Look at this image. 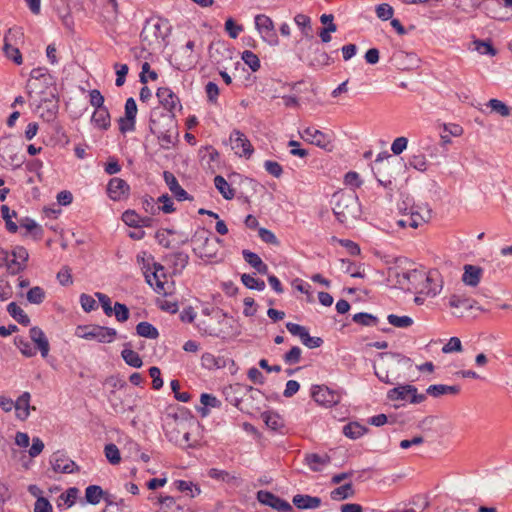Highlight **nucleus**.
I'll return each instance as SVG.
<instances>
[{"label": "nucleus", "mask_w": 512, "mask_h": 512, "mask_svg": "<svg viewBox=\"0 0 512 512\" xmlns=\"http://www.w3.org/2000/svg\"><path fill=\"white\" fill-rule=\"evenodd\" d=\"M149 129L161 142V146L168 149L178 135L175 113L165 111L161 107H154L150 113Z\"/></svg>", "instance_id": "1"}, {"label": "nucleus", "mask_w": 512, "mask_h": 512, "mask_svg": "<svg viewBox=\"0 0 512 512\" xmlns=\"http://www.w3.org/2000/svg\"><path fill=\"white\" fill-rule=\"evenodd\" d=\"M333 214L339 223L350 225L362 215L361 204L355 191H338L332 196Z\"/></svg>", "instance_id": "2"}, {"label": "nucleus", "mask_w": 512, "mask_h": 512, "mask_svg": "<svg viewBox=\"0 0 512 512\" xmlns=\"http://www.w3.org/2000/svg\"><path fill=\"white\" fill-rule=\"evenodd\" d=\"M171 29L172 26L167 19L153 16L145 21L140 38L148 46L161 48L167 45Z\"/></svg>", "instance_id": "3"}, {"label": "nucleus", "mask_w": 512, "mask_h": 512, "mask_svg": "<svg viewBox=\"0 0 512 512\" xmlns=\"http://www.w3.org/2000/svg\"><path fill=\"white\" fill-rule=\"evenodd\" d=\"M211 233L206 229L196 231L192 237V241L198 243L193 249L194 253L201 259H214L219 251V244L222 240L218 237L211 238Z\"/></svg>", "instance_id": "4"}, {"label": "nucleus", "mask_w": 512, "mask_h": 512, "mask_svg": "<svg viewBox=\"0 0 512 512\" xmlns=\"http://www.w3.org/2000/svg\"><path fill=\"white\" fill-rule=\"evenodd\" d=\"M231 185H234L235 197L244 204H250V197L255 194L258 183L242 174L233 172L228 175Z\"/></svg>", "instance_id": "5"}, {"label": "nucleus", "mask_w": 512, "mask_h": 512, "mask_svg": "<svg viewBox=\"0 0 512 512\" xmlns=\"http://www.w3.org/2000/svg\"><path fill=\"white\" fill-rule=\"evenodd\" d=\"M77 335L81 338L95 339L99 343H111L114 341L117 332L114 328L100 325H85L77 327Z\"/></svg>", "instance_id": "6"}, {"label": "nucleus", "mask_w": 512, "mask_h": 512, "mask_svg": "<svg viewBox=\"0 0 512 512\" xmlns=\"http://www.w3.org/2000/svg\"><path fill=\"white\" fill-rule=\"evenodd\" d=\"M387 398L391 401L406 400L412 404H419L426 400V395L418 394L415 386L405 384L390 389L387 393Z\"/></svg>", "instance_id": "7"}, {"label": "nucleus", "mask_w": 512, "mask_h": 512, "mask_svg": "<svg viewBox=\"0 0 512 512\" xmlns=\"http://www.w3.org/2000/svg\"><path fill=\"white\" fill-rule=\"evenodd\" d=\"M255 26L262 39L269 45H278L279 40L272 19L264 14L256 15L254 18Z\"/></svg>", "instance_id": "8"}, {"label": "nucleus", "mask_w": 512, "mask_h": 512, "mask_svg": "<svg viewBox=\"0 0 512 512\" xmlns=\"http://www.w3.org/2000/svg\"><path fill=\"white\" fill-rule=\"evenodd\" d=\"M311 396L315 402L325 407L337 405L341 399L337 391L331 390L325 385H314Z\"/></svg>", "instance_id": "9"}, {"label": "nucleus", "mask_w": 512, "mask_h": 512, "mask_svg": "<svg viewBox=\"0 0 512 512\" xmlns=\"http://www.w3.org/2000/svg\"><path fill=\"white\" fill-rule=\"evenodd\" d=\"M257 499L261 504L269 506L275 510L282 512H294L293 507L289 502L279 498L272 492L260 490L257 493Z\"/></svg>", "instance_id": "10"}, {"label": "nucleus", "mask_w": 512, "mask_h": 512, "mask_svg": "<svg viewBox=\"0 0 512 512\" xmlns=\"http://www.w3.org/2000/svg\"><path fill=\"white\" fill-rule=\"evenodd\" d=\"M232 149L240 157L250 158L254 152L253 146L247 137L239 130H234L230 135Z\"/></svg>", "instance_id": "11"}, {"label": "nucleus", "mask_w": 512, "mask_h": 512, "mask_svg": "<svg viewBox=\"0 0 512 512\" xmlns=\"http://www.w3.org/2000/svg\"><path fill=\"white\" fill-rule=\"evenodd\" d=\"M130 193L129 184L122 178L114 177L110 179L107 185V194L113 201L127 199Z\"/></svg>", "instance_id": "12"}, {"label": "nucleus", "mask_w": 512, "mask_h": 512, "mask_svg": "<svg viewBox=\"0 0 512 512\" xmlns=\"http://www.w3.org/2000/svg\"><path fill=\"white\" fill-rule=\"evenodd\" d=\"M156 96L159 100V103L162 105L161 109L165 111H171L175 113V110L178 108L182 109L179 97L168 87H160L157 90Z\"/></svg>", "instance_id": "13"}, {"label": "nucleus", "mask_w": 512, "mask_h": 512, "mask_svg": "<svg viewBox=\"0 0 512 512\" xmlns=\"http://www.w3.org/2000/svg\"><path fill=\"white\" fill-rule=\"evenodd\" d=\"M261 66H234L232 71L233 78L244 86H251L256 82V76L254 73Z\"/></svg>", "instance_id": "14"}, {"label": "nucleus", "mask_w": 512, "mask_h": 512, "mask_svg": "<svg viewBox=\"0 0 512 512\" xmlns=\"http://www.w3.org/2000/svg\"><path fill=\"white\" fill-rule=\"evenodd\" d=\"M163 178L173 196L178 201H193V196L188 194L179 184L174 174L170 171L163 172Z\"/></svg>", "instance_id": "15"}, {"label": "nucleus", "mask_w": 512, "mask_h": 512, "mask_svg": "<svg viewBox=\"0 0 512 512\" xmlns=\"http://www.w3.org/2000/svg\"><path fill=\"white\" fill-rule=\"evenodd\" d=\"M51 464L55 472L70 474L79 471V467L75 462L67 459L66 456L60 452H56L52 455Z\"/></svg>", "instance_id": "16"}, {"label": "nucleus", "mask_w": 512, "mask_h": 512, "mask_svg": "<svg viewBox=\"0 0 512 512\" xmlns=\"http://www.w3.org/2000/svg\"><path fill=\"white\" fill-rule=\"evenodd\" d=\"M13 260L8 264V268L12 274H17L26 268V262L28 261L29 254L25 247L15 246L12 250Z\"/></svg>", "instance_id": "17"}, {"label": "nucleus", "mask_w": 512, "mask_h": 512, "mask_svg": "<svg viewBox=\"0 0 512 512\" xmlns=\"http://www.w3.org/2000/svg\"><path fill=\"white\" fill-rule=\"evenodd\" d=\"M330 462H331V457L327 453H324V454L306 453L304 456V463L313 472L322 471L323 467L328 465Z\"/></svg>", "instance_id": "18"}, {"label": "nucleus", "mask_w": 512, "mask_h": 512, "mask_svg": "<svg viewBox=\"0 0 512 512\" xmlns=\"http://www.w3.org/2000/svg\"><path fill=\"white\" fill-rule=\"evenodd\" d=\"M3 47L2 51L7 58L14 62V64H22V54L19 48L12 45V30L10 29L5 35L3 39Z\"/></svg>", "instance_id": "19"}, {"label": "nucleus", "mask_w": 512, "mask_h": 512, "mask_svg": "<svg viewBox=\"0 0 512 512\" xmlns=\"http://www.w3.org/2000/svg\"><path fill=\"white\" fill-rule=\"evenodd\" d=\"M29 335L31 340L39 349L41 356L46 358L50 350V344L43 330L37 326H34L30 329Z\"/></svg>", "instance_id": "20"}, {"label": "nucleus", "mask_w": 512, "mask_h": 512, "mask_svg": "<svg viewBox=\"0 0 512 512\" xmlns=\"http://www.w3.org/2000/svg\"><path fill=\"white\" fill-rule=\"evenodd\" d=\"M31 395L29 392H23L17 400L14 402V408L16 411V417L25 421L30 415V409L35 410L36 408L30 406Z\"/></svg>", "instance_id": "21"}, {"label": "nucleus", "mask_w": 512, "mask_h": 512, "mask_svg": "<svg viewBox=\"0 0 512 512\" xmlns=\"http://www.w3.org/2000/svg\"><path fill=\"white\" fill-rule=\"evenodd\" d=\"M305 136L306 140L320 148L327 149V147L331 143L329 137L324 132L312 127H307L306 129H304L302 138H304Z\"/></svg>", "instance_id": "22"}, {"label": "nucleus", "mask_w": 512, "mask_h": 512, "mask_svg": "<svg viewBox=\"0 0 512 512\" xmlns=\"http://www.w3.org/2000/svg\"><path fill=\"white\" fill-rule=\"evenodd\" d=\"M387 61L391 64H414L419 62L420 59L414 52H405L400 49H394Z\"/></svg>", "instance_id": "23"}, {"label": "nucleus", "mask_w": 512, "mask_h": 512, "mask_svg": "<svg viewBox=\"0 0 512 512\" xmlns=\"http://www.w3.org/2000/svg\"><path fill=\"white\" fill-rule=\"evenodd\" d=\"M293 504L301 510L316 509L321 505V498L316 496L297 494L292 499Z\"/></svg>", "instance_id": "24"}, {"label": "nucleus", "mask_w": 512, "mask_h": 512, "mask_svg": "<svg viewBox=\"0 0 512 512\" xmlns=\"http://www.w3.org/2000/svg\"><path fill=\"white\" fill-rule=\"evenodd\" d=\"M214 185L225 200H232L235 197L234 185H231L229 178L225 179L221 175H216L214 177Z\"/></svg>", "instance_id": "25"}, {"label": "nucleus", "mask_w": 512, "mask_h": 512, "mask_svg": "<svg viewBox=\"0 0 512 512\" xmlns=\"http://www.w3.org/2000/svg\"><path fill=\"white\" fill-rule=\"evenodd\" d=\"M227 359L223 356H215L212 353L206 352L201 356V365L208 370H216L226 367Z\"/></svg>", "instance_id": "26"}, {"label": "nucleus", "mask_w": 512, "mask_h": 512, "mask_svg": "<svg viewBox=\"0 0 512 512\" xmlns=\"http://www.w3.org/2000/svg\"><path fill=\"white\" fill-rule=\"evenodd\" d=\"M242 256L244 260L252 266L259 274L266 275L268 274V266L265 264L262 259L259 257L258 254L250 251V250H243Z\"/></svg>", "instance_id": "27"}, {"label": "nucleus", "mask_w": 512, "mask_h": 512, "mask_svg": "<svg viewBox=\"0 0 512 512\" xmlns=\"http://www.w3.org/2000/svg\"><path fill=\"white\" fill-rule=\"evenodd\" d=\"M91 122L102 130H107L111 125V117L107 107L95 109Z\"/></svg>", "instance_id": "28"}, {"label": "nucleus", "mask_w": 512, "mask_h": 512, "mask_svg": "<svg viewBox=\"0 0 512 512\" xmlns=\"http://www.w3.org/2000/svg\"><path fill=\"white\" fill-rule=\"evenodd\" d=\"M482 269L474 265H465L462 281L469 286L475 287L481 279Z\"/></svg>", "instance_id": "29"}, {"label": "nucleus", "mask_w": 512, "mask_h": 512, "mask_svg": "<svg viewBox=\"0 0 512 512\" xmlns=\"http://www.w3.org/2000/svg\"><path fill=\"white\" fill-rule=\"evenodd\" d=\"M459 392H460V386H458V385L449 386V385H444V384L430 385L426 390V393L428 395L435 397V398L440 397L445 394L457 395Z\"/></svg>", "instance_id": "30"}, {"label": "nucleus", "mask_w": 512, "mask_h": 512, "mask_svg": "<svg viewBox=\"0 0 512 512\" xmlns=\"http://www.w3.org/2000/svg\"><path fill=\"white\" fill-rule=\"evenodd\" d=\"M166 258L170 261L174 273L182 272L189 262V255L181 251L172 253Z\"/></svg>", "instance_id": "31"}, {"label": "nucleus", "mask_w": 512, "mask_h": 512, "mask_svg": "<svg viewBox=\"0 0 512 512\" xmlns=\"http://www.w3.org/2000/svg\"><path fill=\"white\" fill-rule=\"evenodd\" d=\"M20 226L26 229L24 236L30 233L34 239H41L43 236V228L39 226L33 219L25 217L20 220Z\"/></svg>", "instance_id": "32"}, {"label": "nucleus", "mask_w": 512, "mask_h": 512, "mask_svg": "<svg viewBox=\"0 0 512 512\" xmlns=\"http://www.w3.org/2000/svg\"><path fill=\"white\" fill-rule=\"evenodd\" d=\"M368 432V428L358 422H349L343 427V434L350 439H358Z\"/></svg>", "instance_id": "33"}, {"label": "nucleus", "mask_w": 512, "mask_h": 512, "mask_svg": "<svg viewBox=\"0 0 512 512\" xmlns=\"http://www.w3.org/2000/svg\"><path fill=\"white\" fill-rule=\"evenodd\" d=\"M7 311L10 314V316L13 317L18 323L24 326L29 325V316L16 302H11L10 304H8Z\"/></svg>", "instance_id": "34"}, {"label": "nucleus", "mask_w": 512, "mask_h": 512, "mask_svg": "<svg viewBox=\"0 0 512 512\" xmlns=\"http://www.w3.org/2000/svg\"><path fill=\"white\" fill-rule=\"evenodd\" d=\"M79 489L76 487H70L66 492L62 493L57 500V507L61 508L66 505L68 508L72 507L77 499Z\"/></svg>", "instance_id": "35"}, {"label": "nucleus", "mask_w": 512, "mask_h": 512, "mask_svg": "<svg viewBox=\"0 0 512 512\" xmlns=\"http://www.w3.org/2000/svg\"><path fill=\"white\" fill-rule=\"evenodd\" d=\"M261 416L267 427L273 431H278L284 426L283 419L275 412L266 411Z\"/></svg>", "instance_id": "36"}, {"label": "nucleus", "mask_w": 512, "mask_h": 512, "mask_svg": "<svg viewBox=\"0 0 512 512\" xmlns=\"http://www.w3.org/2000/svg\"><path fill=\"white\" fill-rule=\"evenodd\" d=\"M200 402L203 404V407L199 408V412L203 417L208 415V407L219 408L221 406V401L214 395L208 393H203L201 395Z\"/></svg>", "instance_id": "37"}, {"label": "nucleus", "mask_w": 512, "mask_h": 512, "mask_svg": "<svg viewBox=\"0 0 512 512\" xmlns=\"http://www.w3.org/2000/svg\"><path fill=\"white\" fill-rule=\"evenodd\" d=\"M136 332L139 336L148 339H157L159 332L151 323L143 321L137 324Z\"/></svg>", "instance_id": "38"}, {"label": "nucleus", "mask_w": 512, "mask_h": 512, "mask_svg": "<svg viewBox=\"0 0 512 512\" xmlns=\"http://www.w3.org/2000/svg\"><path fill=\"white\" fill-rule=\"evenodd\" d=\"M136 258H137V262L140 265H142V270H143L146 282L150 286H153L152 281H151V275L148 273L151 270L150 261L154 260L153 256L150 254L148 255L147 252L143 251V252L139 253Z\"/></svg>", "instance_id": "39"}, {"label": "nucleus", "mask_w": 512, "mask_h": 512, "mask_svg": "<svg viewBox=\"0 0 512 512\" xmlns=\"http://www.w3.org/2000/svg\"><path fill=\"white\" fill-rule=\"evenodd\" d=\"M121 356L125 363L133 368H140L143 365V361L139 354L130 348L123 349Z\"/></svg>", "instance_id": "40"}, {"label": "nucleus", "mask_w": 512, "mask_h": 512, "mask_svg": "<svg viewBox=\"0 0 512 512\" xmlns=\"http://www.w3.org/2000/svg\"><path fill=\"white\" fill-rule=\"evenodd\" d=\"M103 496L104 491L98 485H90L86 488L85 499L89 504L97 505Z\"/></svg>", "instance_id": "41"}, {"label": "nucleus", "mask_w": 512, "mask_h": 512, "mask_svg": "<svg viewBox=\"0 0 512 512\" xmlns=\"http://www.w3.org/2000/svg\"><path fill=\"white\" fill-rule=\"evenodd\" d=\"M241 282L246 288L250 290L262 291L265 289V282L261 279L255 278L250 274H242Z\"/></svg>", "instance_id": "42"}, {"label": "nucleus", "mask_w": 512, "mask_h": 512, "mask_svg": "<svg viewBox=\"0 0 512 512\" xmlns=\"http://www.w3.org/2000/svg\"><path fill=\"white\" fill-rule=\"evenodd\" d=\"M354 490L352 487V483H345L344 485L335 488L331 492V498L333 500H344L350 498L354 495Z\"/></svg>", "instance_id": "43"}, {"label": "nucleus", "mask_w": 512, "mask_h": 512, "mask_svg": "<svg viewBox=\"0 0 512 512\" xmlns=\"http://www.w3.org/2000/svg\"><path fill=\"white\" fill-rule=\"evenodd\" d=\"M352 320L361 326H376L379 322L376 316L366 312L354 314Z\"/></svg>", "instance_id": "44"}, {"label": "nucleus", "mask_w": 512, "mask_h": 512, "mask_svg": "<svg viewBox=\"0 0 512 512\" xmlns=\"http://www.w3.org/2000/svg\"><path fill=\"white\" fill-rule=\"evenodd\" d=\"M389 324L397 328H408L413 324V319L409 316H398L389 314L387 316Z\"/></svg>", "instance_id": "45"}, {"label": "nucleus", "mask_w": 512, "mask_h": 512, "mask_svg": "<svg viewBox=\"0 0 512 512\" xmlns=\"http://www.w3.org/2000/svg\"><path fill=\"white\" fill-rule=\"evenodd\" d=\"M14 342L24 356L33 357L36 355V349L24 337H16Z\"/></svg>", "instance_id": "46"}, {"label": "nucleus", "mask_w": 512, "mask_h": 512, "mask_svg": "<svg viewBox=\"0 0 512 512\" xmlns=\"http://www.w3.org/2000/svg\"><path fill=\"white\" fill-rule=\"evenodd\" d=\"M104 453H105L107 460L111 464L116 465V464L120 463V461H121L120 451L115 444L109 443V444L105 445Z\"/></svg>", "instance_id": "47"}, {"label": "nucleus", "mask_w": 512, "mask_h": 512, "mask_svg": "<svg viewBox=\"0 0 512 512\" xmlns=\"http://www.w3.org/2000/svg\"><path fill=\"white\" fill-rule=\"evenodd\" d=\"M487 106L491 108L492 111L497 114L507 117L510 115V108L501 100L498 99H490L487 103Z\"/></svg>", "instance_id": "48"}, {"label": "nucleus", "mask_w": 512, "mask_h": 512, "mask_svg": "<svg viewBox=\"0 0 512 512\" xmlns=\"http://www.w3.org/2000/svg\"><path fill=\"white\" fill-rule=\"evenodd\" d=\"M45 299V291L43 288L39 286L32 287L27 292V300L31 304H41Z\"/></svg>", "instance_id": "49"}, {"label": "nucleus", "mask_w": 512, "mask_h": 512, "mask_svg": "<svg viewBox=\"0 0 512 512\" xmlns=\"http://www.w3.org/2000/svg\"><path fill=\"white\" fill-rule=\"evenodd\" d=\"M122 221L129 227L141 228V224H139L140 215L135 210H126L122 214Z\"/></svg>", "instance_id": "50"}, {"label": "nucleus", "mask_w": 512, "mask_h": 512, "mask_svg": "<svg viewBox=\"0 0 512 512\" xmlns=\"http://www.w3.org/2000/svg\"><path fill=\"white\" fill-rule=\"evenodd\" d=\"M449 305L452 308L464 307L465 309H471L474 306L469 298L456 294L451 295L449 298Z\"/></svg>", "instance_id": "51"}, {"label": "nucleus", "mask_w": 512, "mask_h": 512, "mask_svg": "<svg viewBox=\"0 0 512 512\" xmlns=\"http://www.w3.org/2000/svg\"><path fill=\"white\" fill-rule=\"evenodd\" d=\"M175 485L180 492H191V497H195L201 493V489L190 481L177 480Z\"/></svg>", "instance_id": "52"}, {"label": "nucleus", "mask_w": 512, "mask_h": 512, "mask_svg": "<svg viewBox=\"0 0 512 512\" xmlns=\"http://www.w3.org/2000/svg\"><path fill=\"white\" fill-rule=\"evenodd\" d=\"M294 22L304 35H308L311 31V19L309 16L299 13L294 17Z\"/></svg>", "instance_id": "53"}, {"label": "nucleus", "mask_w": 512, "mask_h": 512, "mask_svg": "<svg viewBox=\"0 0 512 512\" xmlns=\"http://www.w3.org/2000/svg\"><path fill=\"white\" fill-rule=\"evenodd\" d=\"M376 15L379 19L383 21H387L392 19L394 10L391 5L387 3H382L376 6L375 9Z\"/></svg>", "instance_id": "54"}, {"label": "nucleus", "mask_w": 512, "mask_h": 512, "mask_svg": "<svg viewBox=\"0 0 512 512\" xmlns=\"http://www.w3.org/2000/svg\"><path fill=\"white\" fill-rule=\"evenodd\" d=\"M409 166L418 171H425L427 169L426 157L424 154L419 153L409 158Z\"/></svg>", "instance_id": "55"}, {"label": "nucleus", "mask_w": 512, "mask_h": 512, "mask_svg": "<svg viewBox=\"0 0 512 512\" xmlns=\"http://www.w3.org/2000/svg\"><path fill=\"white\" fill-rule=\"evenodd\" d=\"M113 313L119 322L127 321L130 315L128 307L120 302L114 304Z\"/></svg>", "instance_id": "56"}, {"label": "nucleus", "mask_w": 512, "mask_h": 512, "mask_svg": "<svg viewBox=\"0 0 512 512\" xmlns=\"http://www.w3.org/2000/svg\"><path fill=\"white\" fill-rule=\"evenodd\" d=\"M301 353L302 351L298 346H293L283 357L285 363L289 365L297 364L301 359Z\"/></svg>", "instance_id": "57"}, {"label": "nucleus", "mask_w": 512, "mask_h": 512, "mask_svg": "<svg viewBox=\"0 0 512 512\" xmlns=\"http://www.w3.org/2000/svg\"><path fill=\"white\" fill-rule=\"evenodd\" d=\"M411 211H414L422 220H429L432 217V210L427 204H415L412 205Z\"/></svg>", "instance_id": "58"}, {"label": "nucleus", "mask_w": 512, "mask_h": 512, "mask_svg": "<svg viewBox=\"0 0 512 512\" xmlns=\"http://www.w3.org/2000/svg\"><path fill=\"white\" fill-rule=\"evenodd\" d=\"M104 12L107 14V18L110 22L115 21L119 13L117 0H107Z\"/></svg>", "instance_id": "59"}, {"label": "nucleus", "mask_w": 512, "mask_h": 512, "mask_svg": "<svg viewBox=\"0 0 512 512\" xmlns=\"http://www.w3.org/2000/svg\"><path fill=\"white\" fill-rule=\"evenodd\" d=\"M57 279L62 286H68L73 283L71 268L69 266H63L57 273Z\"/></svg>", "instance_id": "60"}, {"label": "nucleus", "mask_w": 512, "mask_h": 512, "mask_svg": "<svg viewBox=\"0 0 512 512\" xmlns=\"http://www.w3.org/2000/svg\"><path fill=\"white\" fill-rule=\"evenodd\" d=\"M258 234H259L260 239L267 244H272V245H276V246H278L280 244V242L277 239V237L275 236V234L269 229L260 228L258 231Z\"/></svg>", "instance_id": "61"}, {"label": "nucleus", "mask_w": 512, "mask_h": 512, "mask_svg": "<svg viewBox=\"0 0 512 512\" xmlns=\"http://www.w3.org/2000/svg\"><path fill=\"white\" fill-rule=\"evenodd\" d=\"M475 50L481 55H495L496 50L489 42L475 41Z\"/></svg>", "instance_id": "62"}, {"label": "nucleus", "mask_w": 512, "mask_h": 512, "mask_svg": "<svg viewBox=\"0 0 512 512\" xmlns=\"http://www.w3.org/2000/svg\"><path fill=\"white\" fill-rule=\"evenodd\" d=\"M303 345L310 349L318 348L323 344V339L321 337H312L310 336L308 330L305 332L303 337L301 338Z\"/></svg>", "instance_id": "63"}, {"label": "nucleus", "mask_w": 512, "mask_h": 512, "mask_svg": "<svg viewBox=\"0 0 512 512\" xmlns=\"http://www.w3.org/2000/svg\"><path fill=\"white\" fill-rule=\"evenodd\" d=\"M34 512H53L52 505L45 497H38L34 504Z\"/></svg>", "instance_id": "64"}]
</instances>
